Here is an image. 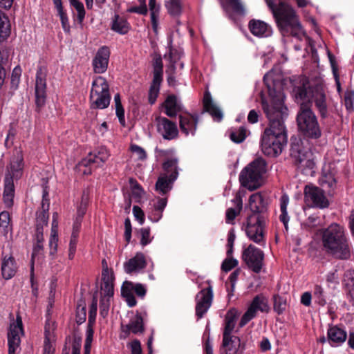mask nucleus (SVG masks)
I'll return each mask as SVG.
<instances>
[{
    "label": "nucleus",
    "mask_w": 354,
    "mask_h": 354,
    "mask_svg": "<svg viewBox=\"0 0 354 354\" xmlns=\"http://www.w3.org/2000/svg\"><path fill=\"white\" fill-rule=\"evenodd\" d=\"M295 101L299 104L297 115L299 130L306 137L317 139L322 131L312 104L318 111L322 119L328 116V106L326 91L320 84H312L306 77H302L293 89Z\"/></svg>",
    "instance_id": "f257e3e1"
},
{
    "label": "nucleus",
    "mask_w": 354,
    "mask_h": 354,
    "mask_svg": "<svg viewBox=\"0 0 354 354\" xmlns=\"http://www.w3.org/2000/svg\"><path fill=\"white\" fill-rule=\"evenodd\" d=\"M285 95L279 84V90L268 88V97H261V106L269 120V127L261 136V150L270 157L279 156L287 143V133L284 119L288 115L284 105Z\"/></svg>",
    "instance_id": "f03ea898"
},
{
    "label": "nucleus",
    "mask_w": 354,
    "mask_h": 354,
    "mask_svg": "<svg viewBox=\"0 0 354 354\" xmlns=\"http://www.w3.org/2000/svg\"><path fill=\"white\" fill-rule=\"evenodd\" d=\"M276 20L280 32L283 37L292 36L302 39L305 32L294 9L279 0H266Z\"/></svg>",
    "instance_id": "7ed1b4c3"
},
{
    "label": "nucleus",
    "mask_w": 354,
    "mask_h": 354,
    "mask_svg": "<svg viewBox=\"0 0 354 354\" xmlns=\"http://www.w3.org/2000/svg\"><path fill=\"white\" fill-rule=\"evenodd\" d=\"M249 208L251 214L247 217L245 232L250 240L259 245L265 244L264 228L267 212V203L259 192L252 194L249 198Z\"/></svg>",
    "instance_id": "20e7f679"
},
{
    "label": "nucleus",
    "mask_w": 354,
    "mask_h": 354,
    "mask_svg": "<svg viewBox=\"0 0 354 354\" xmlns=\"http://www.w3.org/2000/svg\"><path fill=\"white\" fill-rule=\"evenodd\" d=\"M322 242L325 251L339 259H348L351 250L342 227L333 223L323 230Z\"/></svg>",
    "instance_id": "39448f33"
},
{
    "label": "nucleus",
    "mask_w": 354,
    "mask_h": 354,
    "mask_svg": "<svg viewBox=\"0 0 354 354\" xmlns=\"http://www.w3.org/2000/svg\"><path fill=\"white\" fill-rule=\"evenodd\" d=\"M266 172V161L262 158H257L241 170L239 174L240 183L250 191L256 190L263 185V176Z\"/></svg>",
    "instance_id": "423d86ee"
},
{
    "label": "nucleus",
    "mask_w": 354,
    "mask_h": 354,
    "mask_svg": "<svg viewBox=\"0 0 354 354\" xmlns=\"http://www.w3.org/2000/svg\"><path fill=\"white\" fill-rule=\"evenodd\" d=\"M290 156L294 163L304 173L313 172L315 161L313 153L309 148L305 147L301 139L292 140L290 148Z\"/></svg>",
    "instance_id": "0eeeda50"
},
{
    "label": "nucleus",
    "mask_w": 354,
    "mask_h": 354,
    "mask_svg": "<svg viewBox=\"0 0 354 354\" xmlns=\"http://www.w3.org/2000/svg\"><path fill=\"white\" fill-rule=\"evenodd\" d=\"M90 106L94 109H104L109 106L111 100L109 86L106 79L98 76L92 82L90 93Z\"/></svg>",
    "instance_id": "6e6552de"
},
{
    "label": "nucleus",
    "mask_w": 354,
    "mask_h": 354,
    "mask_svg": "<svg viewBox=\"0 0 354 354\" xmlns=\"http://www.w3.org/2000/svg\"><path fill=\"white\" fill-rule=\"evenodd\" d=\"M177 165L176 158H170L164 162L163 169L165 173L158 178L156 183V190L160 194H166L171 189L172 184L178 175Z\"/></svg>",
    "instance_id": "1a4fd4ad"
},
{
    "label": "nucleus",
    "mask_w": 354,
    "mask_h": 354,
    "mask_svg": "<svg viewBox=\"0 0 354 354\" xmlns=\"http://www.w3.org/2000/svg\"><path fill=\"white\" fill-rule=\"evenodd\" d=\"M242 259L248 268L255 273H259L263 266V252L250 244L242 253Z\"/></svg>",
    "instance_id": "9d476101"
},
{
    "label": "nucleus",
    "mask_w": 354,
    "mask_h": 354,
    "mask_svg": "<svg viewBox=\"0 0 354 354\" xmlns=\"http://www.w3.org/2000/svg\"><path fill=\"white\" fill-rule=\"evenodd\" d=\"M304 199L306 204L312 207L324 209L329 206V201L323 189L312 185L305 186Z\"/></svg>",
    "instance_id": "9b49d317"
},
{
    "label": "nucleus",
    "mask_w": 354,
    "mask_h": 354,
    "mask_svg": "<svg viewBox=\"0 0 354 354\" xmlns=\"http://www.w3.org/2000/svg\"><path fill=\"white\" fill-rule=\"evenodd\" d=\"M153 80L149 91V102L153 104L156 101L160 91V86L162 82L163 64L160 56L156 57L153 60Z\"/></svg>",
    "instance_id": "f8f14e48"
},
{
    "label": "nucleus",
    "mask_w": 354,
    "mask_h": 354,
    "mask_svg": "<svg viewBox=\"0 0 354 354\" xmlns=\"http://www.w3.org/2000/svg\"><path fill=\"white\" fill-rule=\"evenodd\" d=\"M258 310L266 313H268L269 310L268 299L263 295H259L254 297L247 311L242 316L239 322V326H244L251 319L254 318Z\"/></svg>",
    "instance_id": "ddd939ff"
},
{
    "label": "nucleus",
    "mask_w": 354,
    "mask_h": 354,
    "mask_svg": "<svg viewBox=\"0 0 354 354\" xmlns=\"http://www.w3.org/2000/svg\"><path fill=\"white\" fill-rule=\"evenodd\" d=\"M23 324L20 316H17L16 321L10 324L8 333V354H15L20 345V334L23 335Z\"/></svg>",
    "instance_id": "4468645a"
},
{
    "label": "nucleus",
    "mask_w": 354,
    "mask_h": 354,
    "mask_svg": "<svg viewBox=\"0 0 354 354\" xmlns=\"http://www.w3.org/2000/svg\"><path fill=\"white\" fill-rule=\"evenodd\" d=\"M46 99V71L45 68H39L35 80V104L37 109L41 108Z\"/></svg>",
    "instance_id": "2eb2a0df"
},
{
    "label": "nucleus",
    "mask_w": 354,
    "mask_h": 354,
    "mask_svg": "<svg viewBox=\"0 0 354 354\" xmlns=\"http://www.w3.org/2000/svg\"><path fill=\"white\" fill-rule=\"evenodd\" d=\"M156 123L158 132L166 140H172L178 136L176 124L167 118L156 117Z\"/></svg>",
    "instance_id": "dca6fc26"
},
{
    "label": "nucleus",
    "mask_w": 354,
    "mask_h": 354,
    "mask_svg": "<svg viewBox=\"0 0 354 354\" xmlns=\"http://www.w3.org/2000/svg\"><path fill=\"white\" fill-rule=\"evenodd\" d=\"M145 331L143 319L140 314L132 318L129 324L121 325L120 338L125 339L131 333L135 335L142 334Z\"/></svg>",
    "instance_id": "f3484780"
},
{
    "label": "nucleus",
    "mask_w": 354,
    "mask_h": 354,
    "mask_svg": "<svg viewBox=\"0 0 354 354\" xmlns=\"http://www.w3.org/2000/svg\"><path fill=\"white\" fill-rule=\"evenodd\" d=\"M110 57V50L107 46H102L97 51L93 62V71L95 73H103L107 68Z\"/></svg>",
    "instance_id": "a211bd4d"
},
{
    "label": "nucleus",
    "mask_w": 354,
    "mask_h": 354,
    "mask_svg": "<svg viewBox=\"0 0 354 354\" xmlns=\"http://www.w3.org/2000/svg\"><path fill=\"white\" fill-rule=\"evenodd\" d=\"M347 339V333L337 325L330 326L327 330V342L332 347L342 345Z\"/></svg>",
    "instance_id": "6ab92c4d"
},
{
    "label": "nucleus",
    "mask_w": 354,
    "mask_h": 354,
    "mask_svg": "<svg viewBox=\"0 0 354 354\" xmlns=\"http://www.w3.org/2000/svg\"><path fill=\"white\" fill-rule=\"evenodd\" d=\"M110 154L106 148H100L97 153H90L88 156L80 162V167H87L90 165H95V167L100 166L105 162Z\"/></svg>",
    "instance_id": "aec40b11"
},
{
    "label": "nucleus",
    "mask_w": 354,
    "mask_h": 354,
    "mask_svg": "<svg viewBox=\"0 0 354 354\" xmlns=\"http://www.w3.org/2000/svg\"><path fill=\"white\" fill-rule=\"evenodd\" d=\"M248 27L251 33L256 37H268L272 33L271 26L261 20H250Z\"/></svg>",
    "instance_id": "412c9836"
},
{
    "label": "nucleus",
    "mask_w": 354,
    "mask_h": 354,
    "mask_svg": "<svg viewBox=\"0 0 354 354\" xmlns=\"http://www.w3.org/2000/svg\"><path fill=\"white\" fill-rule=\"evenodd\" d=\"M335 170L330 164L324 165L319 178L320 185L334 189L336 187Z\"/></svg>",
    "instance_id": "4be33fe9"
},
{
    "label": "nucleus",
    "mask_w": 354,
    "mask_h": 354,
    "mask_svg": "<svg viewBox=\"0 0 354 354\" xmlns=\"http://www.w3.org/2000/svg\"><path fill=\"white\" fill-rule=\"evenodd\" d=\"M113 273L112 272H110L108 270V268L103 269L102 272V297H106L108 299H111L113 296Z\"/></svg>",
    "instance_id": "5701e85b"
},
{
    "label": "nucleus",
    "mask_w": 354,
    "mask_h": 354,
    "mask_svg": "<svg viewBox=\"0 0 354 354\" xmlns=\"http://www.w3.org/2000/svg\"><path fill=\"white\" fill-rule=\"evenodd\" d=\"M179 118L181 131L186 135H188L189 133L194 134L198 123L196 115L184 113L180 115Z\"/></svg>",
    "instance_id": "b1692460"
},
{
    "label": "nucleus",
    "mask_w": 354,
    "mask_h": 354,
    "mask_svg": "<svg viewBox=\"0 0 354 354\" xmlns=\"http://www.w3.org/2000/svg\"><path fill=\"white\" fill-rule=\"evenodd\" d=\"M203 107L214 120L219 122L223 119L222 111L213 102L212 96L208 91L205 93L203 97Z\"/></svg>",
    "instance_id": "393cba45"
},
{
    "label": "nucleus",
    "mask_w": 354,
    "mask_h": 354,
    "mask_svg": "<svg viewBox=\"0 0 354 354\" xmlns=\"http://www.w3.org/2000/svg\"><path fill=\"white\" fill-rule=\"evenodd\" d=\"M147 266L145 255L141 252H138L136 256L129 259L124 264L126 272L131 273L134 271L144 269Z\"/></svg>",
    "instance_id": "a878e982"
},
{
    "label": "nucleus",
    "mask_w": 354,
    "mask_h": 354,
    "mask_svg": "<svg viewBox=\"0 0 354 354\" xmlns=\"http://www.w3.org/2000/svg\"><path fill=\"white\" fill-rule=\"evenodd\" d=\"M162 106L165 109V113L169 118L176 117L181 110V105L174 95H169Z\"/></svg>",
    "instance_id": "bb28decb"
},
{
    "label": "nucleus",
    "mask_w": 354,
    "mask_h": 354,
    "mask_svg": "<svg viewBox=\"0 0 354 354\" xmlns=\"http://www.w3.org/2000/svg\"><path fill=\"white\" fill-rule=\"evenodd\" d=\"M17 270V266L12 257H4L1 263V273L3 277L6 279L12 278Z\"/></svg>",
    "instance_id": "cd10ccee"
},
{
    "label": "nucleus",
    "mask_w": 354,
    "mask_h": 354,
    "mask_svg": "<svg viewBox=\"0 0 354 354\" xmlns=\"http://www.w3.org/2000/svg\"><path fill=\"white\" fill-rule=\"evenodd\" d=\"M234 203V207H229L225 213V221L227 223L232 224L235 218L240 214L243 208V201L239 194H236L232 200Z\"/></svg>",
    "instance_id": "c85d7f7f"
},
{
    "label": "nucleus",
    "mask_w": 354,
    "mask_h": 354,
    "mask_svg": "<svg viewBox=\"0 0 354 354\" xmlns=\"http://www.w3.org/2000/svg\"><path fill=\"white\" fill-rule=\"evenodd\" d=\"M23 167V157L19 151H17V154L15 155L10 160L9 169V172L11 175L10 178H20L22 174Z\"/></svg>",
    "instance_id": "c756f323"
},
{
    "label": "nucleus",
    "mask_w": 354,
    "mask_h": 354,
    "mask_svg": "<svg viewBox=\"0 0 354 354\" xmlns=\"http://www.w3.org/2000/svg\"><path fill=\"white\" fill-rule=\"evenodd\" d=\"M15 195V186L12 178L8 176L4 180V191L3 198L4 203L7 207H10L13 205V198Z\"/></svg>",
    "instance_id": "7c9ffc66"
},
{
    "label": "nucleus",
    "mask_w": 354,
    "mask_h": 354,
    "mask_svg": "<svg viewBox=\"0 0 354 354\" xmlns=\"http://www.w3.org/2000/svg\"><path fill=\"white\" fill-rule=\"evenodd\" d=\"M223 346L225 354H236L240 346V339L237 336H227L225 343V336L223 337Z\"/></svg>",
    "instance_id": "2f4dec72"
},
{
    "label": "nucleus",
    "mask_w": 354,
    "mask_h": 354,
    "mask_svg": "<svg viewBox=\"0 0 354 354\" xmlns=\"http://www.w3.org/2000/svg\"><path fill=\"white\" fill-rule=\"evenodd\" d=\"M236 318V312L234 309L230 310L225 315V326L223 332L225 343L227 342V337L231 336V333L235 326Z\"/></svg>",
    "instance_id": "473e14b6"
},
{
    "label": "nucleus",
    "mask_w": 354,
    "mask_h": 354,
    "mask_svg": "<svg viewBox=\"0 0 354 354\" xmlns=\"http://www.w3.org/2000/svg\"><path fill=\"white\" fill-rule=\"evenodd\" d=\"M122 296L125 299L129 307L136 305V300L132 292V285L131 281H125L121 288Z\"/></svg>",
    "instance_id": "72a5a7b5"
},
{
    "label": "nucleus",
    "mask_w": 354,
    "mask_h": 354,
    "mask_svg": "<svg viewBox=\"0 0 354 354\" xmlns=\"http://www.w3.org/2000/svg\"><path fill=\"white\" fill-rule=\"evenodd\" d=\"M167 203V198H158L153 205L154 213L149 216V218L153 222L158 221L162 216V212Z\"/></svg>",
    "instance_id": "f704fd0d"
},
{
    "label": "nucleus",
    "mask_w": 354,
    "mask_h": 354,
    "mask_svg": "<svg viewBox=\"0 0 354 354\" xmlns=\"http://www.w3.org/2000/svg\"><path fill=\"white\" fill-rule=\"evenodd\" d=\"M10 24L8 18L0 10V43L10 35Z\"/></svg>",
    "instance_id": "c9c22d12"
},
{
    "label": "nucleus",
    "mask_w": 354,
    "mask_h": 354,
    "mask_svg": "<svg viewBox=\"0 0 354 354\" xmlns=\"http://www.w3.org/2000/svg\"><path fill=\"white\" fill-rule=\"evenodd\" d=\"M112 29L120 34L124 35L129 30V25L126 19L115 15L112 24Z\"/></svg>",
    "instance_id": "e433bc0d"
},
{
    "label": "nucleus",
    "mask_w": 354,
    "mask_h": 354,
    "mask_svg": "<svg viewBox=\"0 0 354 354\" xmlns=\"http://www.w3.org/2000/svg\"><path fill=\"white\" fill-rule=\"evenodd\" d=\"M55 6L58 12V15L60 17L61 23L64 30L66 32L70 31V25L68 18L66 12L63 9L62 0H53Z\"/></svg>",
    "instance_id": "4c0bfd02"
},
{
    "label": "nucleus",
    "mask_w": 354,
    "mask_h": 354,
    "mask_svg": "<svg viewBox=\"0 0 354 354\" xmlns=\"http://www.w3.org/2000/svg\"><path fill=\"white\" fill-rule=\"evenodd\" d=\"M288 203L289 198L288 195L283 194L280 198V210L281 214L279 216V219L283 223L286 230H288V223L290 219L287 212Z\"/></svg>",
    "instance_id": "58836bf2"
},
{
    "label": "nucleus",
    "mask_w": 354,
    "mask_h": 354,
    "mask_svg": "<svg viewBox=\"0 0 354 354\" xmlns=\"http://www.w3.org/2000/svg\"><path fill=\"white\" fill-rule=\"evenodd\" d=\"M213 299V290L212 286L201 290L196 297V301L211 306Z\"/></svg>",
    "instance_id": "ea45409f"
},
{
    "label": "nucleus",
    "mask_w": 354,
    "mask_h": 354,
    "mask_svg": "<svg viewBox=\"0 0 354 354\" xmlns=\"http://www.w3.org/2000/svg\"><path fill=\"white\" fill-rule=\"evenodd\" d=\"M129 182L132 197L136 199V202H138L143 197L145 191L136 179L131 178Z\"/></svg>",
    "instance_id": "a19ab883"
},
{
    "label": "nucleus",
    "mask_w": 354,
    "mask_h": 354,
    "mask_svg": "<svg viewBox=\"0 0 354 354\" xmlns=\"http://www.w3.org/2000/svg\"><path fill=\"white\" fill-rule=\"evenodd\" d=\"M89 201V189H86L83 191L80 203L77 206V215L82 219L86 214V208Z\"/></svg>",
    "instance_id": "79ce46f5"
},
{
    "label": "nucleus",
    "mask_w": 354,
    "mask_h": 354,
    "mask_svg": "<svg viewBox=\"0 0 354 354\" xmlns=\"http://www.w3.org/2000/svg\"><path fill=\"white\" fill-rule=\"evenodd\" d=\"M10 217L8 212L3 211L0 214V234L6 236L11 230Z\"/></svg>",
    "instance_id": "37998d69"
},
{
    "label": "nucleus",
    "mask_w": 354,
    "mask_h": 354,
    "mask_svg": "<svg viewBox=\"0 0 354 354\" xmlns=\"http://www.w3.org/2000/svg\"><path fill=\"white\" fill-rule=\"evenodd\" d=\"M116 115L118 118L120 124L125 126L124 110L121 103L120 95L116 93L114 96Z\"/></svg>",
    "instance_id": "c03bdc74"
},
{
    "label": "nucleus",
    "mask_w": 354,
    "mask_h": 354,
    "mask_svg": "<svg viewBox=\"0 0 354 354\" xmlns=\"http://www.w3.org/2000/svg\"><path fill=\"white\" fill-rule=\"evenodd\" d=\"M230 138L234 142L241 143L243 142L246 138V129L243 127L238 129H232L230 133Z\"/></svg>",
    "instance_id": "a18cd8bd"
},
{
    "label": "nucleus",
    "mask_w": 354,
    "mask_h": 354,
    "mask_svg": "<svg viewBox=\"0 0 354 354\" xmlns=\"http://www.w3.org/2000/svg\"><path fill=\"white\" fill-rule=\"evenodd\" d=\"M48 218V210H46L43 207H41L40 209L36 213V226H47Z\"/></svg>",
    "instance_id": "49530a36"
},
{
    "label": "nucleus",
    "mask_w": 354,
    "mask_h": 354,
    "mask_svg": "<svg viewBox=\"0 0 354 354\" xmlns=\"http://www.w3.org/2000/svg\"><path fill=\"white\" fill-rule=\"evenodd\" d=\"M274 310L279 315L282 314L287 306L286 299L280 295H274Z\"/></svg>",
    "instance_id": "de8ad7c7"
},
{
    "label": "nucleus",
    "mask_w": 354,
    "mask_h": 354,
    "mask_svg": "<svg viewBox=\"0 0 354 354\" xmlns=\"http://www.w3.org/2000/svg\"><path fill=\"white\" fill-rule=\"evenodd\" d=\"M86 304L84 301L80 300L77 305L76 310V322L77 324H82L86 321Z\"/></svg>",
    "instance_id": "09e8293b"
},
{
    "label": "nucleus",
    "mask_w": 354,
    "mask_h": 354,
    "mask_svg": "<svg viewBox=\"0 0 354 354\" xmlns=\"http://www.w3.org/2000/svg\"><path fill=\"white\" fill-rule=\"evenodd\" d=\"M45 339H44V354H53L54 348L50 343L51 331L50 326L46 324L45 326Z\"/></svg>",
    "instance_id": "8fccbe9b"
},
{
    "label": "nucleus",
    "mask_w": 354,
    "mask_h": 354,
    "mask_svg": "<svg viewBox=\"0 0 354 354\" xmlns=\"http://www.w3.org/2000/svg\"><path fill=\"white\" fill-rule=\"evenodd\" d=\"M313 296L314 298L316 299V301L317 304L321 306H324L326 304V295L324 291L323 288L319 285H315L314 287V291H313Z\"/></svg>",
    "instance_id": "3c124183"
},
{
    "label": "nucleus",
    "mask_w": 354,
    "mask_h": 354,
    "mask_svg": "<svg viewBox=\"0 0 354 354\" xmlns=\"http://www.w3.org/2000/svg\"><path fill=\"white\" fill-rule=\"evenodd\" d=\"M165 6L171 15H177L180 13L181 5L180 0H168L166 1Z\"/></svg>",
    "instance_id": "603ef678"
},
{
    "label": "nucleus",
    "mask_w": 354,
    "mask_h": 354,
    "mask_svg": "<svg viewBox=\"0 0 354 354\" xmlns=\"http://www.w3.org/2000/svg\"><path fill=\"white\" fill-rule=\"evenodd\" d=\"M97 299L95 296H93L92 299V303L90 306L89 312H88V324L95 325V318L97 315Z\"/></svg>",
    "instance_id": "864d4df0"
},
{
    "label": "nucleus",
    "mask_w": 354,
    "mask_h": 354,
    "mask_svg": "<svg viewBox=\"0 0 354 354\" xmlns=\"http://www.w3.org/2000/svg\"><path fill=\"white\" fill-rule=\"evenodd\" d=\"M232 10L239 15L244 14V7L241 0H225Z\"/></svg>",
    "instance_id": "5fc2aeb1"
},
{
    "label": "nucleus",
    "mask_w": 354,
    "mask_h": 354,
    "mask_svg": "<svg viewBox=\"0 0 354 354\" xmlns=\"http://www.w3.org/2000/svg\"><path fill=\"white\" fill-rule=\"evenodd\" d=\"M344 100L346 109L353 111L354 109V91L347 90L345 92Z\"/></svg>",
    "instance_id": "6e6d98bb"
},
{
    "label": "nucleus",
    "mask_w": 354,
    "mask_h": 354,
    "mask_svg": "<svg viewBox=\"0 0 354 354\" xmlns=\"http://www.w3.org/2000/svg\"><path fill=\"white\" fill-rule=\"evenodd\" d=\"M21 75V69L19 66L15 67L11 75V87L14 89H17L20 82V77Z\"/></svg>",
    "instance_id": "4d7b16f0"
},
{
    "label": "nucleus",
    "mask_w": 354,
    "mask_h": 354,
    "mask_svg": "<svg viewBox=\"0 0 354 354\" xmlns=\"http://www.w3.org/2000/svg\"><path fill=\"white\" fill-rule=\"evenodd\" d=\"M140 232L141 235L140 244L142 246H145L151 242L153 237L151 236L150 229L149 227L141 228Z\"/></svg>",
    "instance_id": "13d9d810"
},
{
    "label": "nucleus",
    "mask_w": 354,
    "mask_h": 354,
    "mask_svg": "<svg viewBox=\"0 0 354 354\" xmlns=\"http://www.w3.org/2000/svg\"><path fill=\"white\" fill-rule=\"evenodd\" d=\"M110 306V299L106 297H101L100 301V313L102 317H106Z\"/></svg>",
    "instance_id": "bf43d9fd"
},
{
    "label": "nucleus",
    "mask_w": 354,
    "mask_h": 354,
    "mask_svg": "<svg viewBox=\"0 0 354 354\" xmlns=\"http://www.w3.org/2000/svg\"><path fill=\"white\" fill-rule=\"evenodd\" d=\"M71 5L73 6L77 10L78 22L79 24H82L84 21L86 14L83 3L80 1H77Z\"/></svg>",
    "instance_id": "052dcab7"
},
{
    "label": "nucleus",
    "mask_w": 354,
    "mask_h": 354,
    "mask_svg": "<svg viewBox=\"0 0 354 354\" xmlns=\"http://www.w3.org/2000/svg\"><path fill=\"white\" fill-rule=\"evenodd\" d=\"M238 265V261L232 257L226 258L222 265L221 269L225 272H229Z\"/></svg>",
    "instance_id": "680f3d73"
},
{
    "label": "nucleus",
    "mask_w": 354,
    "mask_h": 354,
    "mask_svg": "<svg viewBox=\"0 0 354 354\" xmlns=\"http://www.w3.org/2000/svg\"><path fill=\"white\" fill-rule=\"evenodd\" d=\"M180 58V53L177 50L171 48L169 50V59L171 62L169 69L172 71V73L176 71L175 64Z\"/></svg>",
    "instance_id": "e2e57ef3"
},
{
    "label": "nucleus",
    "mask_w": 354,
    "mask_h": 354,
    "mask_svg": "<svg viewBox=\"0 0 354 354\" xmlns=\"http://www.w3.org/2000/svg\"><path fill=\"white\" fill-rule=\"evenodd\" d=\"M319 224L321 225V220L319 221V217L315 216H310L302 224V225L307 229H312L319 225Z\"/></svg>",
    "instance_id": "0e129e2a"
},
{
    "label": "nucleus",
    "mask_w": 354,
    "mask_h": 354,
    "mask_svg": "<svg viewBox=\"0 0 354 354\" xmlns=\"http://www.w3.org/2000/svg\"><path fill=\"white\" fill-rule=\"evenodd\" d=\"M196 315L198 319H201L203 315L207 312L211 306L196 301Z\"/></svg>",
    "instance_id": "69168bd1"
},
{
    "label": "nucleus",
    "mask_w": 354,
    "mask_h": 354,
    "mask_svg": "<svg viewBox=\"0 0 354 354\" xmlns=\"http://www.w3.org/2000/svg\"><path fill=\"white\" fill-rule=\"evenodd\" d=\"M82 337L77 333L73 334L72 354H80Z\"/></svg>",
    "instance_id": "338daca9"
},
{
    "label": "nucleus",
    "mask_w": 354,
    "mask_h": 354,
    "mask_svg": "<svg viewBox=\"0 0 354 354\" xmlns=\"http://www.w3.org/2000/svg\"><path fill=\"white\" fill-rule=\"evenodd\" d=\"M133 214L140 224L142 225L145 222V213L142 209L137 205H134L133 207Z\"/></svg>",
    "instance_id": "774afa93"
}]
</instances>
